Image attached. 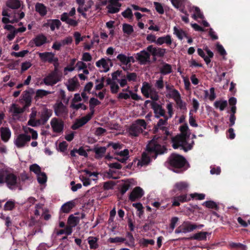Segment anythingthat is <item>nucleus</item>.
Returning <instances> with one entry per match:
<instances>
[{
    "mask_svg": "<svg viewBox=\"0 0 250 250\" xmlns=\"http://www.w3.org/2000/svg\"><path fill=\"white\" fill-rule=\"evenodd\" d=\"M190 200V198H188L187 195H181L173 198L172 204L173 206H179L180 203L188 202Z\"/></svg>",
    "mask_w": 250,
    "mask_h": 250,
    "instance_id": "obj_29",
    "label": "nucleus"
},
{
    "mask_svg": "<svg viewBox=\"0 0 250 250\" xmlns=\"http://www.w3.org/2000/svg\"><path fill=\"white\" fill-rule=\"evenodd\" d=\"M228 105L227 101L226 100L216 101L214 103V106L216 108H218L221 111L224 110Z\"/></svg>",
    "mask_w": 250,
    "mask_h": 250,
    "instance_id": "obj_47",
    "label": "nucleus"
},
{
    "mask_svg": "<svg viewBox=\"0 0 250 250\" xmlns=\"http://www.w3.org/2000/svg\"><path fill=\"white\" fill-rule=\"evenodd\" d=\"M114 154L116 155L120 156L122 158H116L119 161L122 163H125L129 158V151L127 149H125L123 150L115 151Z\"/></svg>",
    "mask_w": 250,
    "mask_h": 250,
    "instance_id": "obj_26",
    "label": "nucleus"
},
{
    "mask_svg": "<svg viewBox=\"0 0 250 250\" xmlns=\"http://www.w3.org/2000/svg\"><path fill=\"white\" fill-rule=\"evenodd\" d=\"M32 97L30 93L28 91H25L22 95L21 102L23 103L24 108L29 106L31 104Z\"/></svg>",
    "mask_w": 250,
    "mask_h": 250,
    "instance_id": "obj_31",
    "label": "nucleus"
},
{
    "mask_svg": "<svg viewBox=\"0 0 250 250\" xmlns=\"http://www.w3.org/2000/svg\"><path fill=\"white\" fill-rule=\"evenodd\" d=\"M146 125L144 120L137 119L128 127L127 131L130 136L136 137L146 128Z\"/></svg>",
    "mask_w": 250,
    "mask_h": 250,
    "instance_id": "obj_4",
    "label": "nucleus"
},
{
    "mask_svg": "<svg viewBox=\"0 0 250 250\" xmlns=\"http://www.w3.org/2000/svg\"><path fill=\"white\" fill-rule=\"evenodd\" d=\"M76 68L78 71H80L81 70H83V73L87 75L89 74L88 70L87 68V65L85 63L83 62V61H78L76 64Z\"/></svg>",
    "mask_w": 250,
    "mask_h": 250,
    "instance_id": "obj_43",
    "label": "nucleus"
},
{
    "mask_svg": "<svg viewBox=\"0 0 250 250\" xmlns=\"http://www.w3.org/2000/svg\"><path fill=\"white\" fill-rule=\"evenodd\" d=\"M167 97L172 98L174 101L176 100L181 97L180 93L175 89L169 91L167 93Z\"/></svg>",
    "mask_w": 250,
    "mask_h": 250,
    "instance_id": "obj_50",
    "label": "nucleus"
},
{
    "mask_svg": "<svg viewBox=\"0 0 250 250\" xmlns=\"http://www.w3.org/2000/svg\"><path fill=\"white\" fill-rule=\"evenodd\" d=\"M0 133L1 140L4 142H8L11 136V132L10 129L6 127H1Z\"/></svg>",
    "mask_w": 250,
    "mask_h": 250,
    "instance_id": "obj_28",
    "label": "nucleus"
},
{
    "mask_svg": "<svg viewBox=\"0 0 250 250\" xmlns=\"http://www.w3.org/2000/svg\"><path fill=\"white\" fill-rule=\"evenodd\" d=\"M50 125L53 132L60 134L63 132L64 122L62 120L53 118L50 121Z\"/></svg>",
    "mask_w": 250,
    "mask_h": 250,
    "instance_id": "obj_12",
    "label": "nucleus"
},
{
    "mask_svg": "<svg viewBox=\"0 0 250 250\" xmlns=\"http://www.w3.org/2000/svg\"><path fill=\"white\" fill-rule=\"evenodd\" d=\"M25 108L24 106L21 108L16 104H13L10 106L9 111L12 113L13 117L16 119H18L19 115L23 113Z\"/></svg>",
    "mask_w": 250,
    "mask_h": 250,
    "instance_id": "obj_20",
    "label": "nucleus"
},
{
    "mask_svg": "<svg viewBox=\"0 0 250 250\" xmlns=\"http://www.w3.org/2000/svg\"><path fill=\"white\" fill-rule=\"evenodd\" d=\"M155 86L158 90H162L164 88V83L163 77H160L159 79L156 81Z\"/></svg>",
    "mask_w": 250,
    "mask_h": 250,
    "instance_id": "obj_58",
    "label": "nucleus"
},
{
    "mask_svg": "<svg viewBox=\"0 0 250 250\" xmlns=\"http://www.w3.org/2000/svg\"><path fill=\"white\" fill-rule=\"evenodd\" d=\"M188 187V184L186 182H179L174 185V189L177 191H186Z\"/></svg>",
    "mask_w": 250,
    "mask_h": 250,
    "instance_id": "obj_40",
    "label": "nucleus"
},
{
    "mask_svg": "<svg viewBox=\"0 0 250 250\" xmlns=\"http://www.w3.org/2000/svg\"><path fill=\"white\" fill-rule=\"evenodd\" d=\"M167 120L165 118L164 120L161 119L159 120L157 124V125L155 126V132H158L159 130H161L163 131H165V133L168 135L169 134L167 131V128L165 126L167 124Z\"/></svg>",
    "mask_w": 250,
    "mask_h": 250,
    "instance_id": "obj_25",
    "label": "nucleus"
},
{
    "mask_svg": "<svg viewBox=\"0 0 250 250\" xmlns=\"http://www.w3.org/2000/svg\"><path fill=\"white\" fill-rule=\"evenodd\" d=\"M150 157L154 156L152 154L150 155V153H148L146 150L143 152L141 159L137 163V166L143 167L147 165L150 162Z\"/></svg>",
    "mask_w": 250,
    "mask_h": 250,
    "instance_id": "obj_23",
    "label": "nucleus"
},
{
    "mask_svg": "<svg viewBox=\"0 0 250 250\" xmlns=\"http://www.w3.org/2000/svg\"><path fill=\"white\" fill-rule=\"evenodd\" d=\"M75 202L70 201L64 203L61 207V210L63 213H68L74 207Z\"/></svg>",
    "mask_w": 250,
    "mask_h": 250,
    "instance_id": "obj_39",
    "label": "nucleus"
},
{
    "mask_svg": "<svg viewBox=\"0 0 250 250\" xmlns=\"http://www.w3.org/2000/svg\"><path fill=\"white\" fill-rule=\"evenodd\" d=\"M123 30L125 33L128 35H131L134 31L133 26L126 23L123 25Z\"/></svg>",
    "mask_w": 250,
    "mask_h": 250,
    "instance_id": "obj_53",
    "label": "nucleus"
},
{
    "mask_svg": "<svg viewBox=\"0 0 250 250\" xmlns=\"http://www.w3.org/2000/svg\"><path fill=\"white\" fill-rule=\"evenodd\" d=\"M106 147L105 146L95 147L93 151L95 153V158L100 159L102 158L106 151Z\"/></svg>",
    "mask_w": 250,
    "mask_h": 250,
    "instance_id": "obj_38",
    "label": "nucleus"
},
{
    "mask_svg": "<svg viewBox=\"0 0 250 250\" xmlns=\"http://www.w3.org/2000/svg\"><path fill=\"white\" fill-rule=\"evenodd\" d=\"M38 54L41 60L43 62L52 63L57 62L58 61V58L55 57V54L52 52L39 53Z\"/></svg>",
    "mask_w": 250,
    "mask_h": 250,
    "instance_id": "obj_16",
    "label": "nucleus"
},
{
    "mask_svg": "<svg viewBox=\"0 0 250 250\" xmlns=\"http://www.w3.org/2000/svg\"><path fill=\"white\" fill-rule=\"evenodd\" d=\"M65 85L69 91H74L78 85L77 78L76 77H74L71 79H69L66 83Z\"/></svg>",
    "mask_w": 250,
    "mask_h": 250,
    "instance_id": "obj_30",
    "label": "nucleus"
},
{
    "mask_svg": "<svg viewBox=\"0 0 250 250\" xmlns=\"http://www.w3.org/2000/svg\"><path fill=\"white\" fill-rule=\"evenodd\" d=\"M35 10L41 16L43 17L46 15L47 13L46 7L41 3H37L35 5Z\"/></svg>",
    "mask_w": 250,
    "mask_h": 250,
    "instance_id": "obj_35",
    "label": "nucleus"
},
{
    "mask_svg": "<svg viewBox=\"0 0 250 250\" xmlns=\"http://www.w3.org/2000/svg\"><path fill=\"white\" fill-rule=\"evenodd\" d=\"M178 108L181 110H187V104L186 103L184 102L181 97H179L175 101Z\"/></svg>",
    "mask_w": 250,
    "mask_h": 250,
    "instance_id": "obj_51",
    "label": "nucleus"
},
{
    "mask_svg": "<svg viewBox=\"0 0 250 250\" xmlns=\"http://www.w3.org/2000/svg\"><path fill=\"white\" fill-rule=\"evenodd\" d=\"M93 114V112L86 115L85 116L83 117L80 119L77 120L72 125V128L73 129H77L85 125L90 120Z\"/></svg>",
    "mask_w": 250,
    "mask_h": 250,
    "instance_id": "obj_18",
    "label": "nucleus"
},
{
    "mask_svg": "<svg viewBox=\"0 0 250 250\" xmlns=\"http://www.w3.org/2000/svg\"><path fill=\"white\" fill-rule=\"evenodd\" d=\"M122 15L124 18H127L128 19H132L133 17L132 11L129 8H127L125 11L123 12Z\"/></svg>",
    "mask_w": 250,
    "mask_h": 250,
    "instance_id": "obj_63",
    "label": "nucleus"
},
{
    "mask_svg": "<svg viewBox=\"0 0 250 250\" xmlns=\"http://www.w3.org/2000/svg\"><path fill=\"white\" fill-rule=\"evenodd\" d=\"M190 11H192L194 12L192 15V17L195 20H196L198 18L201 19H203L204 18V16L203 13L201 12L199 8L198 7L193 6L192 7H191L190 9Z\"/></svg>",
    "mask_w": 250,
    "mask_h": 250,
    "instance_id": "obj_37",
    "label": "nucleus"
},
{
    "mask_svg": "<svg viewBox=\"0 0 250 250\" xmlns=\"http://www.w3.org/2000/svg\"><path fill=\"white\" fill-rule=\"evenodd\" d=\"M50 27L52 31L56 28L59 29L61 25V22L59 20H49Z\"/></svg>",
    "mask_w": 250,
    "mask_h": 250,
    "instance_id": "obj_49",
    "label": "nucleus"
},
{
    "mask_svg": "<svg viewBox=\"0 0 250 250\" xmlns=\"http://www.w3.org/2000/svg\"><path fill=\"white\" fill-rule=\"evenodd\" d=\"M152 108L154 110L155 117L159 118L160 117H163L166 119L165 110L161 105L156 104L153 105Z\"/></svg>",
    "mask_w": 250,
    "mask_h": 250,
    "instance_id": "obj_27",
    "label": "nucleus"
},
{
    "mask_svg": "<svg viewBox=\"0 0 250 250\" xmlns=\"http://www.w3.org/2000/svg\"><path fill=\"white\" fill-rule=\"evenodd\" d=\"M125 77L128 82H135L137 78V74L134 72H127Z\"/></svg>",
    "mask_w": 250,
    "mask_h": 250,
    "instance_id": "obj_60",
    "label": "nucleus"
},
{
    "mask_svg": "<svg viewBox=\"0 0 250 250\" xmlns=\"http://www.w3.org/2000/svg\"><path fill=\"white\" fill-rule=\"evenodd\" d=\"M173 33L180 40L187 37L186 33L180 28L174 26L173 28Z\"/></svg>",
    "mask_w": 250,
    "mask_h": 250,
    "instance_id": "obj_44",
    "label": "nucleus"
},
{
    "mask_svg": "<svg viewBox=\"0 0 250 250\" xmlns=\"http://www.w3.org/2000/svg\"><path fill=\"white\" fill-rule=\"evenodd\" d=\"M6 184L10 189H21L20 179L13 172L8 168L0 169V186Z\"/></svg>",
    "mask_w": 250,
    "mask_h": 250,
    "instance_id": "obj_2",
    "label": "nucleus"
},
{
    "mask_svg": "<svg viewBox=\"0 0 250 250\" xmlns=\"http://www.w3.org/2000/svg\"><path fill=\"white\" fill-rule=\"evenodd\" d=\"M172 72L171 66L168 63H164L160 68V72L163 75H167Z\"/></svg>",
    "mask_w": 250,
    "mask_h": 250,
    "instance_id": "obj_48",
    "label": "nucleus"
},
{
    "mask_svg": "<svg viewBox=\"0 0 250 250\" xmlns=\"http://www.w3.org/2000/svg\"><path fill=\"white\" fill-rule=\"evenodd\" d=\"M203 227V225L197 226L195 224L192 223L190 222L185 221L175 230V232L177 234L180 233H186L192 231L197 228L200 229Z\"/></svg>",
    "mask_w": 250,
    "mask_h": 250,
    "instance_id": "obj_8",
    "label": "nucleus"
},
{
    "mask_svg": "<svg viewBox=\"0 0 250 250\" xmlns=\"http://www.w3.org/2000/svg\"><path fill=\"white\" fill-rule=\"evenodd\" d=\"M23 129L24 133L17 135L14 140V145L19 148L27 146L31 138L36 140L38 137L37 132L33 128L23 127Z\"/></svg>",
    "mask_w": 250,
    "mask_h": 250,
    "instance_id": "obj_3",
    "label": "nucleus"
},
{
    "mask_svg": "<svg viewBox=\"0 0 250 250\" xmlns=\"http://www.w3.org/2000/svg\"><path fill=\"white\" fill-rule=\"evenodd\" d=\"M117 59L123 65H127L130 62H134L135 60L132 56H127L124 54H119L117 56Z\"/></svg>",
    "mask_w": 250,
    "mask_h": 250,
    "instance_id": "obj_24",
    "label": "nucleus"
},
{
    "mask_svg": "<svg viewBox=\"0 0 250 250\" xmlns=\"http://www.w3.org/2000/svg\"><path fill=\"white\" fill-rule=\"evenodd\" d=\"M62 78V73L56 67L43 79V82L46 85L52 86L61 81Z\"/></svg>",
    "mask_w": 250,
    "mask_h": 250,
    "instance_id": "obj_6",
    "label": "nucleus"
},
{
    "mask_svg": "<svg viewBox=\"0 0 250 250\" xmlns=\"http://www.w3.org/2000/svg\"><path fill=\"white\" fill-rule=\"evenodd\" d=\"M146 50H143L136 54V59L141 64H146L150 62V54Z\"/></svg>",
    "mask_w": 250,
    "mask_h": 250,
    "instance_id": "obj_14",
    "label": "nucleus"
},
{
    "mask_svg": "<svg viewBox=\"0 0 250 250\" xmlns=\"http://www.w3.org/2000/svg\"><path fill=\"white\" fill-rule=\"evenodd\" d=\"M141 92L146 98H150L154 101H157L159 99V95L155 88L152 87V85L147 82L143 83Z\"/></svg>",
    "mask_w": 250,
    "mask_h": 250,
    "instance_id": "obj_7",
    "label": "nucleus"
},
{
    "mask_svg": "<svg viewBox=\"0 0 250 250\" xmlns=\"http://www.w3.org/2000/svg\"><path fill=\"white\" fill-rule=\"evenodd\" d=\"M73 38L71 36H68L61 40L54 42L52 48L56 50H60L62 47L71 44Z\"/></svg>",
    "mask_w": 250,
    "mask_h": 250,
    "instance_id": "obj_17",
    "label": "nucleus"
},
{
    "mask_svg": "<svg viewBox=\"0 0 250 250\" xmlns=\"http://www.w3.org/2000/svg\"><path fill=\"white\" fill-rule=\"evenodd\" d=\"M146 49L153 57H163L166 53L165 48L154 47L152 45L148 46Z\"/></svg>",
    "mask_w": 250,
    "mask_h": 250,
    "instance_id": "obj_15",
    "label": "nucleus"
},
{
    "mask_svg": "<svg viewBox=\"0 0 250 250\" xmlns=\"http://www.w3.org/2000/svg\"><path fill=\"white\" fill-rule=\"evenodd\" d=\"M108 166L111 168L107 172L109 177L113 179H116V177L113 176V174L115 172V171L111 169L115 168L117 169H120L122 168V165L118 163H112L108 164Z\"/></svg>",
    "mask_w": 250,
    "mask_h": 250,
    "instance_id": "obj_36",
    "label": "nucleus"
},
{
    "mask_svg": "<svg viewBox=\"0 0 250 250\" xmlns=\"http://www.w3.org/2000/svg\"><path fill=\"white\" fill-rule=\"evenodd\" d=\"M143 190L139 187L135 188L130 193L129 199L131 201H135L141 198L144 195Z\"/></svg>",
    "mask_w": 250,
    "mask_h": 250,
    "instance_id": "obj_19",
    "label": "nucleus"
},
{
    "mask_svg": "<svg viewBox=\"0 0 250 250\" xmlns=\"http://www.w3.org/2000/svg\"><path fill=\"white\" fill-rule=\"evenodd\" d=\"M166 107L167 110V114H166V119L168 120L171 118L173 114L172 104L169 102L167 104Z\"/></svg>",
    "mask_w": 250,
    "mask_h": 250,
    "instance_id": "obj_52",
    "label": "nucleus"
},
{
    "mask_svg": "<svg viewBox=\"0 0 250 250\" xmlns=\"http://www.w3.org/2000/svg\"><path fill=\"white\" fill-rule=\"evenodd\" d=\"M140 244L144 247H147L148 245H153L154 241L152 239H146L143 238L140 240Z\"/></svg>",
    "mask_w": 250,
    "mask_h": 250,
    "instance_id": "obj_57",
    "label": "nucleus"
},
{
    "mask_svg": "<svg viewBox=\"0 0 250 250\" xmlns=\"http://www.w3.org/2000/svg\"><path fill=\"white\" fill-rule=\"evenodd\" d=\"M51 93V92L43 89H39L36 91V97L42 98Z\"/></svg>",
    "mask_w": 250,
    "mask_h": 250,
    "instance_id": "obj_61",
    "label": "nucleus"
},
{
    "mask_svg": "<svg viewBox=\"0 0 250 250\" xmlns=\"http://www.w3.org/2000/svg\"><path fill=\"white\" fill-rule=\"evenodd\" d=\"M108 146H112L115 151L122 149L123 147V145L119 143L111 142L108 144Z\"/></svg>",
    "mask_w": 250,
    "mask_h": 250,
    "instance_id": "obj_59",
    "label": "nucleus"
},
{
    "mask_svg": "<svg viewBox=\"0 0 250 250\" xmlns=\"http://www.w3.org/2000/svg\"><path fill=\"white\" fill-rule=\"evenodd\" d=\"M208 233L205 231H200L198 233L193 234L191 237L190 239L192 240H195L197 241H206L207 235Z\"/></svg>",
    "mask_w": 250,
    "mask_h": 250,
    "instance_id": "obj_33",
    "label": "nucleus"
},
{
    "mask_svg": "<svg viewBox=\"0 0 250 250\" xmlns=\"http://www.w3.org/2000/svg\"><path fill=\"white\" fill-rule=\"evenodd\" d=\"M30 170L34 172L37 175L41 172V167L37 164H33L30 166Z\"/></svg>",
    "mask_w": 250,
    "mask_h": 250,
    "instance_id": "obj_64",
    "label": "nucleus"
},
{
    "mask_svg": "<svg viewBox=\"0 0 250 250\" xmlns=\"http://www.w3.org/2000/svg\"><path fill=\"white\" fill-rule=\"evenodd\" d=\"M37 180L38 182L41 184H43L46 183L47 180V176L45 173L41 172L37 175Z\"/></svg>",
    "mask_w": 250,
    "mask_h": 250,
    "instance_id": "obj_55",
    "label": "nucleus"
},
{
    "mask_svg": "<svg viewBox=\"0 0 250 250\" xmlns=\"http://www.w3.org/2000/svg\"><path fill=\"white\" fill-rule=\"evenodd\" d=\"M70 107L75 110H78L79 109L81 108L83 110H85L87 109L86 106L82 103H71L70 104Z\"/></svg>",
    "mask_w": 250,
    "mask_h": 250,
    "instance_id": "obj_56",
    "label": "nucleus"
},
{
    "mask_svg": "<svg viewBox=\"0 0 250 250\" xmlns=\"http://www.w3.org/2000/svg\"><path fill=\"white\" fill-rule=\"evenodd\" d=\"M3 16H6L11 19L10 23H13L18 22L19 20L24 18L25 14L22 11H14L11 14H9L6 10H3L2 12Z\"/></svg>",
    "mask_w": 250,
    "mask_h": 250,
    "instance_id": "obj_13",
    "label": "nucleus"
},
{
    "mask_svg": "<svg viewBox=\"0 0 250 250\" xmlns=\"http://www.w3.org/2000/svg\"><path fill=\"white\" fill-rule=\"evenodd\" d=\"M55 114L58 117H65L68 114V109L62 102H57L53 105Z\"/></svg>",
    "mask_w": 250,
    "mask_h": 250,
    "instance_id": "obj_11",
    "label": "nucleus"
},
{
    "mask_svg": "<svg viewBox=\"0 0 250 250\" xmlns=\"http://www.w3.org/2000/svg\"><path fill=\"white\" fill-rule=\"evenodd\" d=\"M15 203L14 201H8L4 205V208L6 210H11L15 208Z\"/></svg>",
    "mask_w": 250,
    "mask_h": 250,
    "instance_id": "obj_62",
    "label": "nucleus"
},
{
    "mask_svg": "<svg viewBox=\"0 0 250 250\" xmlns=\"http://www.w3.org/2000/svg\"><path fill=\"white\" fill-rule=\"evenodd\" d=\"M80 218L79 217L75 216L73 215H70L68 218L67 224L70 226L74 228L79 223Z\"/></svg>",
    "mask_w": 250,
    "mask_h": 250,
    "instance_id": "obj_45",
    "label": "nucleus"
},
{
    "mask_svg": "<svg viewBox=\"0 0 250 250\" xmlns=\"http://www.w3.org/2000/svg\"><path fill=\"white\" fill-rule=\"evenodd\" d=\"M156 43L158 45H162L166 43L167 45H170L172 43L171 36L167 35L164 37H159L157 39Z\"/></svg>",
    "mask_w": 250,
    "mask_h": 250,
    "instance_id": "obj_34",
    "label": "nucleus"
},
{
    "mask_svg": "<svg viewBox=\"0 0 250 250\" xmlns=\"http://www.w3.org/2000/svg\"><path fill=\"white\" fill-rule=\"evenodd\" d=\"M158 137H154L146 146V151L150 155L152 154L154 158H156L158 154H163L166 151V148L158 143Z\"/></svg>",
    "mask_w": 250,
    "mask_h": 250,
    "instance_id": "obj_5",
    "label": "nucleus"
},
{
    "mask_svg": "<svg viewBox=\"0 0 250 250\" xmlns=\"http://www.w3.org/2000/svg\"><path fill=\"white\" fill-rule=\"evenodd\" d=\"M61 20L72 26H76L78 25V21L69 18L67 13H63L61 15Z\"/></svg>",
    "mask_w": 250,
    "mask_h": 250,
    "instance_id": "obj_32",
    "label": "nucleus"
},
{
    "mask_svg": "<svg viewBox=\"0 0 250 250\" xmlns=\"http://www.w3.org/2000/svg\"><path fill=\"white\" fill-rule=\"evenodd\" d=\"M181 134L171 139L172 146L176 149L181 147L185 151L190 150L194 144V141L190 138V133L187 125H184L180 127Z\"/></svg>",
    "mask_w": 250,
    "mask_h": 250,
    "instance_id": "obj_1",
    "label": "nucleus"
},
{
    "mask_svg": "<svg viewBox=\"0 0 250 250\" xmlns=\"http://www.w3.org/2000/svg\"><path fill=\"white\" fill-rule=\"evenodd\" d=\"M96 66L102 72H108L113 65L111 60L108 58H103L96 62Z\"/></svg>",
    "mask_w": 250,
    "mask_h": 250,
    "instance_id": "obj_10",
    "label": "nucleus"
},
{
    "mask_svg": "<svg viewBox=\"0 0 250 250\" xmlns=\"http://www.w3.org/2000/svg\"><path fill=\"white\" fill-rule=\"evenodd\" d=\"M33 41L37 46H40L46 42V38L43 35H39L35 37Z\"/></svg>",
    "mask_w": 250,
    "mask_h": 250,
    "instance_id": "obj_42",
    "label": "nucleus"
},
{
    "mask_svg": "<svg viewBox=\"0 0 250 250\" xmlns=\"http://www.w3.org/2000/svg\"><path fill=\"white\" fill-rule=\"evenodd\" d=\"M203 205L205 206L207 208H214L217 210L219 208L217 204L212 201H208L205 202Z\"/></svg>",
    "mask_w": 250,
    "mask_h": 250,
    "instance_id": "obj_54",
    "label": "nucleus"
},
{
    "mask_svg": "<svg viewBox=\"0 0 250 250\" xmlns=\"http://www.w3.org/2000/svg\"><path fill=\"white\" fill-rule=\"evenodd\" d=\"M205 50L207 52L208 56L205 55L204 51L201 48L197 49V52L198 55L203 58L206 63L208 64L210 62V58H212L213 56V53L207 47L205 49Z\"/></svg>",
    "mask_w": 250,
    "mask_h": 250,
    "instance_id": "obj_21",
    "label": "nucleus"
},
{
    "mask_svg": "<svg viewBox=\"0 0 250 250\" xmlns=\"http://www.w3.org/2000/svg\"><path fill=\"white\" fill-rule=\"evenodd\" d=\"M170 165L175 168H181L184 167L186 160L182 156L177 154H172L168 158Z\"/></svg>",
    "mask_w": 250,
    "mask_h": 250,
    "instance_id": "obj_9",
    "label": "nucleus"
},
{
    "mask_svg": "<svg viewBox=\"0 0 250 250\" xmlns=\"http://www.w3.org/2000/svg\"><path fill=\"white\" fill-rule=\"evenodd\" d=\"M52 110L44 107L40 113V119H39L42 124L45 123L52 116Z\"/></svg>",
    "mask_w": 250,
    "mask_h": 250,
    "instance_id": "obj_22",
    "label": "nucleus"
},
{
    "mask_svg": "<svg viewBox=\"0 0 250 250\" xmlns=\"http://www.w3.org/2000/svg\"><path fill=\"white\" fill-rule=\"evenodd\" d=\"M98 238L96 237L90 236L87 238L88 243L90 249H96L99 247Z\"/></svg>",
    "mask_w": 250,
    "mask_h": 250,
    "instance_id": "obj_41",
    "label": "nucleus"
},
{
    "mask_svg": "<svg viewBox=\"0 0 250 250\" xmlns=\"http://www.w3.org/2000/svg\"><path fill=\"white\" fill-rule=\"evenodd\" d=\"M6 5L10 8L17 9L21 6V2L19 0H8Z\"/></svg>",
    "mask_w": 250,
    "mask_h": 250,
    "instance_id": "obj_46",
    "label": "nucleus"
}]
</instances>
